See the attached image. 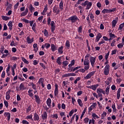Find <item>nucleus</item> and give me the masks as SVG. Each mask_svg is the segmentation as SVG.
Here are the masks:
<instances>
[{
  "label": "nucleus",
  "mask_w": 124,
  "mask_h": 124,
  "mask_svg": "<svg viewBox=\"0 0 124 124\" xmlns=\"http://www.w3.org/2000/svg\"><path fill=\"white\" fill-rule=\"evenodd\" d=\"M69 21H71L72 23H76L77 21H79V18L77 16H73L71 17H70L68 18Z\"/></svg>",
  "instance_id": "nucleus-3"
},
{
  "label": "nucleus",
  "mask_w": 124,
  "mask_h": 124,
  "mask_svg": "<svg viewBox=\"0 0 124 124\" xmlns=\"http://www.w3.org/2000/svg\"><path fill=\"white\" fill-rule=\"evenodd\" d=\"M117 54V49H114L111 51V55L113 56V55H116Z\"/></svg>",
  "instance_id": "nucleus-61"
},
{
  "label": "nucleus",
  "mask_w": 124,
  "mask_h": 124,
  "mask_svg": "<svg viewBox=\"0 0 124 124\" xmlns=\"http://www.w3.org/2000/svg\"><path fill=\"white\" fill-rule=\"evenodd\" d=\"M83 29V26H81L78 28V33H82V30Z\"/></svg>",
  "instance_id": "nucleus-52"
},
{
  "label": "nucleus",
  "mask_w": 124,
  "mask_h": 124,
  "mask_svg": "<svg viewBox=\"0 0 124 124\" xmlns=\"http://www.w3.org/2000/svg\"><path fill=\"white\" fill-rule=\"evenodd\" d=\"M80 80H81V77H78L74 81L75 85H76V84H77V83L78 82V81H79Z\"/></svg>",
  "instance_id": "nucleus-48"
},
{
  "label": "nucleus",
  "mask_w": 124,
  "mask_h": 124,
  "mask_svg": "<svg viewBox=\"0 0 124 124\" xmlns=\"http://www.w3.org/2000/svg\"><path fill=\"white\" fill-rule=\"evenodd\" d=\"M43 81H44V78H40L39 79V81L38 82V83L39 84H43Z\"/></svg>",
  "instance_id": "nucleus-56"
},
{
  "label": "nucleus",
  "mask_w": 124,
  "mask_h": 124,
  "mask_svg": "<svg viewBox=\"0 0 124 124\" xmlns=\"http://www.w3.org/2000/svg\"><path fill=\"white\" fill-rule=\"evenodd\" d=\"M33 119L34 121H39V116L38 115L37 113L36 112L34 114Z\"/></svg>",
  "instance_id": "nucleus-20"
},
{
  "label": "nucleus",
  "mask_w": 124,
  "mask_h": 124,
  "mask_svg": "<svg viewBox=\"0 0 124 124\" xmlns=\"http://www.w3.org/2000/svg\"><path fill=\"white\" fill-rule=\"evenodd\" d=\"M29 13V9L26 8L25 12H23L20 14V17H24L28 15Z\"/></svg>",
  "instance_id": "nucleus-14"
},
{
  "label": "nucleus",
  "mask_w": 124,
  "mask_h": 124,
  "mask_svg": "<svg viewBox=\"0 0 124 124\" xmlns=\"http://www.w3.org/2000/svg\"><path fill=\"white\" fill-rule=\"evenodd\" d=\"M96 92L97 93H103V94H105V91L101 88H98Z\"/></svg>",
  "instance_id": "nucleus-18"
},
{
  "label": "nucleus",
  "mask_w": 124,
  "mask_h": 124,
  "mask_svg": "<svg viewBox=\"0 0 124 124\" xmlns=\"http://www.w3.org/2000/svg\"><path fill=\"white\" fill-rule=\"evenodd\" d=\"M25 90H26L25 85L23 83H21L19 85V91H24Z\"/></svg>",
  "instance_id": "nucleus-26"
},
{
  "label": "nucleus",
  "mask_w": 124,
  "mask_h": 124,
  "mask_svg": "<svg viewBox=\"0 0 124 124\" xmlns=\"http://www.w3.org/2000/svg\"><path fill=\"white\" fill-rule=\"evenodd\" d=\"M106 94H109V93L110 92V86H108L106 88Z\"/></svg>",
  "instance_id": "nucleus-33"
},
{
  "label": "nucleus",
  "mask_w": 124,
  "mask_h": 124,
  "mask_svg": "<svg viewBox=\"0 0 124 124\" xmlns=\"http://www.w3.org/2000/svg\"><path fill=\"white\" fill-rule=\"evenodd\" d=\"M99 86L98 84H95L92 85V90H93V91H95L96 89H97V87Z\"/></svg>",
  "instance_id": "nucleus-32"
},
{
  "label": "nucleus",
  "mask_w": 124,
  "mask_h": 124,
  "mask_svg": "<svg viewBox=\"0 0 124 124\" xmlns=\"http://www.w3.org/2000/svg\"><path fill=\"white\" fill-rule=\"evenodd\" d=\"M59 8L61 11H62V9H63V2H62V0L61 1L59 4Z\"/></svg>",
  "instance_id": "nucleus-30"
},
{
  "label": "nucleus",
  "mask_w": 124,
  "mask_h": 124,
  "mask_svg": "<svg viewBox=\"0 0 124 124\" xmlns=\"http://www.w3.org/2000/svg\"><path fill=\"white\" fill-rule=\"evenodd\" d=\"M22 61H23L25 62V63H26V64H29V61H28V60H27V59H26L24 57H22Z\"/></svg>",
  "instance_id": "nucleus-50"
},
{
  "label": "nucleus",
  "mask_w": 124,
  "mask_h": 124,
  "mask_svg": "<svg viewBox=\"0 0 124 124\" xmlns=\"http://www.w3.org/2000/svg\"><path fill=\"white\" fill-rule=\"evenodd\" d=\"M69 62L68 61H64L62 62V64H63V65H64V66H67V65L68 64Z\"/></svg>",
  "instance_id": "nucleus-64"
},
{
  "label": "nucleus",
  "mask_w": 124,
  "mask_h": 124,
  "mask_svg": "<svg viewBox=\"0 0 124 124\" xmlns=\"http://www.w3.org/2000/svg\"><path fill=\"white\" fill-rule=\"evenodd\" d=\"M26 40H27V43H28V44H31V43H32V42H33V41L34 40V38H32L31 39L30 36H28L26 38Z\"/></svg>",
  "instance_id": "nucleus-12"
},
{
  "label": "nucleus",
  "mask_w": 124,
  "mask_h": 124,
  "mask_svg": "<svg viewBox=\"0 0 124 124\" xmlns=\"http://www.w3.org/2000/svg\"><path fill=\"white\" fill-rule=\"evenodd\" d=\"M63 47L62 46H61V47H59L58 49V53L59 54H62L63 53Z\"/></svg>",
  "instance_id": "nucleus-29"
},
{
  "label": "nucleus",
  "mask_w": 124,
  "mask_h": 124,
  "mask_svg": "<svg viewBox=\"0 0 124 124\" xmlns=\"http://www.w3.org/2000/svg\"><path fill=\"white\" fill-rule=\"evenodd\" d=\"M104 43H105L104 40L101 39V41L99 42L98 45H99V46H100V45H101V44H104Z\"/></svg>",
  "instance_id": "nucleus-60"
},
{
  "label": "nucleus",
  "mask_w": 124,
  "mask_h": 124,
  "mask_svg": "<svg viewBox=\"0 0 124 124\" xmlns=\"http://www.w3.org/2000/svg\"><path fill=\"white\" fill-rule=\"evenodd\" d=\"M89 57H90V54H87L85 56L83 64L84 65V69H85V70H89V69H90V61H89Z\"/></svg>",
  "instance_id": "nucleus-1"
},
{
  "label": "nucleus",
  "mask_w": 124,
  "mask_h": 124,
  "mask_svg": "<svg viewBox=\"0 0 124 124\" xmlns=\"http://www.w3.org/2000/svg\"><path fill=\"white\" fill-rule=\"evenodd\" d=\"M65 46L67 47V49H69V48H70V43L69 42V41H66L65 43Z\"/></svg>",
  "instance_id": "nucleus-37"
},
{
  "label": "nucleus",
  "mask_w": 124,
  "mask_h": 124,
  "mask_svg": "<svg viewBox=\"0 0 124 124\" xmlns=\"http://www.w3.org/2000/svg\"><path fill=\"white\" fill-rule=\"evenodd\" d=\"M92 117L93 118V119H94L95 120V119H99V117H98V116L97 115H96V114L93 113L92 114Z\"/></svg>",
  "instance_id": "nucleus-46"
},
{
  "label": "nucleus",
  "mask_w": 124,
  "mask_h": 124,
  "mask_svg": "<svg viewBox=\"0 0 124 124\" xmlns=\"http://www.w3.org/2000/svg\"><path fill=\"white\" fill-rule=\"evenodd\" d=\"M51 103H52V100L50 98H48L46 100V104L49 108H51Z\"/></svg>",
  "instance_id": "nucleus-22"
},
{
  "label": "nucleus",
  "mask_w": 124,
  "mask_h": 124,
  "mask_svg": "<svg viewBox=\"0 0 124 124\" xmlns=\"http://www.w3.org/2000/svg\"><path fill=\"white\" fill-rule=\"evenodd\" d=\"M79 68H81V67L80 66H77L76 67H75V68H74L73 69H72L71 70V71H70V72H74V71H75V70H77V69H79Z\"/></svg>",
  "instance_id": "nucleus-49"
},
{
  "label": "nucleus",
  "mask_w": 124,
  "mask_h": 124,
  "mask_svg": "<svg viewBox=\"0 0 124 124\" xmlns=\"http://www.w3.org/2000/svg\"><path fill=\"white\" fill-rule=\"evenodd\" d=\"M61 60L62 58L61 57H59L57 59L56 62L58 63V64H59V65H61L62 64V62H61Z\"/></svg>",
  "instance_id": "nucleus-35"
},
{
  "label": "nucleus",
  "mask_w": 124,
  "mask_h": 124,
  "mask_svg": "<svg viewBox=\"0 0 124 124\" xmlns=\"http://www.w3.org/2000/svg\"><path fill=\"white\" fill-rule=\"evenodd\" d=\"M94 123H95V121L93 118H92V120L90 119L89 122V124H94Z\"/></svg>",
  "instance_id": "nucleus-51"
},
{
  "label": "nucleus",
  "mask_w": 124,
  "mask_h": 124,
  "mask_svg": "<svg viewBox=\"0 0 124 124\" xmlns=\"http://www.w3.org/2000/svg\"><path fill=\"white\" fill-rule=\"evenodd\" d=\"M35 101L38 104H40V98L39 96L35 95Z\"/></svg>",
  "instance_id": "nucleus-24"
},
{
  "label": "nucleus",
  "mask_w": 124,
  "mask_h": 124,
  "mask_svg": "<svg viewBox=\"0 0 124 124\" xmlns=\"http://www.w3.org/2000/svg\"><path fill=\"white\" fill-rule=\"evenodd\" d=\"M78 105H79L80 107H82L83 106V102L82 101V100H81V99H78Z\"/></svg>",
  "instance_id": "nucleus-38"
},
{
  "label": "nucleus",
  "mask_w": 124,
  "mask_h": 124,
  "mask_svg": "<svg viewBox=\"0 0 124 124\" xmlns=\"http://www.w3.org/2000/svg\"><path fill=\"white\" fill-rule=\"evenodd\" d=\"M51 31L54 32L55 31V30H56V23L54 21H52L50 23Z\"/></svg>",
  "instance_id": "nucleus-8"
},
{
  "label": "nucleus",
  "mask_w": 124,
  "mask_h": 124,
  "mask_svg": "<svg viewBox=\"0 0 124 124\" xmlns=\"http://www.w3.org/2000/svg\"><path fill=\"white\" fill-rule=\"evenodd\" d=\"M109 55H110V51H108V53L105 54V58L106 61L108 60V58H109Z\"/></svg>",
  "instance_id": "nucleus-45"
},
{
  "label": "nucleus",
  "mask_w": 124,
  "mask_h": 124,
  "mask_svg": "<svg viewBox=\"0 0 124 124\" xmlns=\"http://www.w3.org/2000/svg\"><path fill=\"white\" fill-rule=\"evenodd\" d=\"M124 22L123 23L119 25V27L118 28L119 31H122V30H123V28H124Z\"/></svg>",
  "instance_id": "nucleus-44"
},
{
  "label": "nucleus",
  "mask_w": 124,
  "mask_h": 124,
  "mask_svg": "<svg viewBox=\"0 0 124 124\" xmlns=\"http://www.w3.org/2000/svg\"><path fill=\"white\" fill-rule=\"evenodd\" d=\"M32 30L35 33H37V31H36V23H33V25L32 26Z\"/></svg>",
  "instance_id": "nucleus-21"
},
{
  "label": "nucleus",
  "mask_w": 124,
  "mask_h": 124,
  "mask_svg": "<svg viewBox=\"0 0 124 124\" xmlns=\"http://www.w3.org/2000/svg\"><path fill=\"white\" fill-rule=\"evenodd\" d=\"M73 65H74L71 64V63L68 65V66H69L68 70H69V72H70V71H71V70L72 69V68H73V67H72V66H73Z\"/></svg>",
  "instance_id": "nucleus-54"
},
{
  "label": "nucleus",
  "mask_w": 124,
  "mask_h": 124,
  "mask_svg": "<svg viewBox=\"0 0 124 124\" xmlns=\"http://www.w3.org/2000/svg\"><path fill=\"white\" fill-rule=\"evenodd\" d=\"M124 43L123 42L117 45V47L119 49H122L124 47Z\"/></svg>",
  "instance_id": "nucleus-41"
},
{
  "label": "nucleus",
  "mask_w": 124,
  "mask_h": 124,
  "mask_svg": "<svg viewBox=\"0 0 124 124\" xmlns=\"http://www.w3.org/2000/svg\"><path fill=\"white\" fill-rule=\"evenodd\" d=\"M31 106H30L26 109V113H30V112H31Z\"/></svg>",
  "instance_id": "nucleus-53"
},
{
  "label": "nucleus",
  "mask_w": 124,
  "mask_h": 124,
  "mask_svg": "<svg viewBox=\"0 0 124 124\" xmlns=\"http://www.w3.org/2000/svg\"><path fill=\"white\" fill-rule=\"evenodd\" d=\"M18 78L21 82H23V81H25V78H23V76L22 75V74H20L19 75Z\"/></svg>",
  "instance_id": "nucleus-31"
},
{
  "label": "nucleus",
  "mask_w": 124,
  "mask_h": 124,
  "mask_svg": "<svg viewBox=\"0 0 124 124\" xmlns=\"http://www.w3.org/2000/svg\"><path fill=\"white\" fill-rule=\"evenodd\" d=\"M28 93L31 97H32V96H33V93H32V90L30 89L28 91Z\"/></svg>",
  "instance_id": "nucleus-43"
},
{
  "label": "nucleus",
  "mask_w": 124,
  "mask_h": 124,
  "mask_svg": "<svg viewBox=\"0 0 124 124\" xmlns=\"http://www.w3.org/2000/svg\"><path fill=\"white\" fill-rule=\"evenodd\" d=\"M41 117L42 120L45 121V120H47V118H48V115H47V112L45 111L41 114Z\"/></svg>",
  "instance_id": "nucleus-11"
},
{
  "label": "nucleus",
  "mask_w": 124,
  "mask_h": 124,
  "mask_svg": "<svg viewBox=\"0 0 124 124\" xmlns=\"http://www.w3.org/2000/svg\"><path fill=\"white\" fill-rule=\"evenodd\" d=\"M44 35L45 36H48L49 35V33H48V31L46 29L44 30Z\"/></svg>",
  "instance_id": "nucleus-59"
},
{
  "label": "nucleus",
  "mask_w": 124,
  "mask_h": 124,
  "mask_svg": "<svg viewBox=\"0 0 124 124\" xmlns=\"http://www.w3.org/2000/svg\"><path fill=\"white\" fill-rule=\"evenodd\" d=\"M109 71L110 66L109 64H107L104 68V74H105V75H108Z\"/></svg>",
  "instance_id": "nucleus-6"
},
{
  "label": "nucleus",
  "mask_w": 124,
  "mask_h": 124,
  "mask_svg": "<svg viewBox=\"0 0 124 124\" xmlns=\"http://www.w3.org/2000/svg\"><path fill=\"white\" fill-rule=\"evenodd\" d=\"M71 76H76V74L74 73L65 74L62 75V77L63 78H65L66 77H70Z\"/></svg>",
  "instance_id": "nucleus-9"
},
{
  "label": "nucleus",
  "mask_w": 124,
  "mask_h": 124,
  "mask_svg": "<svg viewBox=\"0 0 124 124\" xmlns=\"http://www.w3.org/2000/svg\"><path fill=\"white\" fill-rule=\"evenodd\" d=\"M4 116L7 117L8 121H10L11 115L9 112H4Z\"/></svg>",
  "instance_id": "nucleus-23"
},
{
  "label": "nucleus",
  "mask_w": 124,
  "mask_h": 124,
  "mask_svg": "<svg viewBox=\"0 0 124 124\" xmlns=\"http://www.w3.org/2000/svg\"><path fill=\"white\" fill-rule=\"evenodd\" d=\"M106 116H107V113H106V112L105 111H104L103 113L101 114V119H104V117H106Z\"/></svg>",
  "instance_id": "nucleus-47"
},
{
  "label": "nucleus",
  "mask_w": 124,
  "mask_h": 124,
  "mask_svg": "<svg viewBox=\"0 0 124 124\" xmlns=\"http://www.w3.org/2000/svg\"><path fill=\"white\" fill-rule=\"evenodd\" d=\"M47 10H48V6L47 5L45 6V8L42 13V15H46V12H47Z\"/></svg>",
  "instance_id": "nucleus-27"
},
{
  "label": "nucleus",
  "mask_w": 124,
  "mask_h": 124,
  "mask_svg": "<svg viewBox=\"0 0 124 124\" xmlns=\"http://www.w3.org/2000/svg\"><path fill=\"white\" fill-rule=\"evenodd\" d=\"M61 10H60V8H59V7L55 6L53 7V12L56 13V14H59Z\"/></svg>",
  "instance_id": "nucleus-10"
},
{
  "label": "nucleus",
  "mask_w": 124,
  "mask_h": 124,
  "mask_svg": "<svg viewBox=\"0 0 124 124\" xmlns=\"http://www.w3.org/2000/svg\"><path fill=\"white\" fill-rule=\"evenodd\" d=\"M51 118H53V119H58V116L57 114H53L51 115Z\"/></svg>",
  "instance_id": "nucleus-55"
},
{
  "label": "nucleus",
  "mask_w": 124,
  "mask_h": 124,
  "mask_svg": "<svg viewBox=\"0 0 124 124\" xmlns=\"http://www.w3.org/2000/svg\"><path fill=\"white\" fill-rule=\"evenodd\" d=\"M78 71H79V72H81L82 73H85V72H86V69H85V68H80Z\"/></svg>",
  "instance_id": "nucleus-57"
},
{
  "label": "nucleus",
  "mask_w": 124,
  "mask_h": 124,
  "mask_svg": "<svg viewBox=\"0 0 124 124\" xmlns=\"http://www.w3.org/2000/svg\"><path fill=\"white\" fill-rule=\"evenodd\" d=\"M1 18L4 21H7V20H9V17L7 16H2Z\"/></svg>",
  "instance_id": "nucleus-40"
},
{
  "label": "nucleus",
  "mask_w": 124,
  "mask_h": 124,
  "mask_svg": "<svg viewBox=\"0 0 124 124\" xmlns=\"http://www.w3.org/2000/svg\"><path fill=\"white\" fill-rule=\"evenodd\" d=\"M51 50L52 52H55V51L58 50V47L54 44L51 45Z\"/></svg>",
  "instance_id": "nucleus-17"
},
{
  "label": "nucleus",
  "mask_w": 124,
  "mask_h": 124,
  "mask_svg": "<svg viewBox=\"0 0 124 124\" xmlns=\"http://www.w3.org/2000/svg\"><path fill=\"white\" fill-rule=\"evenodd\" d=\"M81 5L82 6H86L85 9L89 10V9L92 7L93 3L92 2L89 1L88 0H86L84 2L81 3Z\"/></svg>",
  "instance_id": "nucleus-2"
},
{
  "label": "nucleus",
  "mask_w": 124,
  "mask_h": 124,
  "mask_svg": "<svg viewBox=\"0 0 124 124\" xmlns=\"http://www.w3.org/2000/svg\"><path fill=\"white\" fill-rule=\"evenodd\" d=\"M109 37L110 38H115V37H116V35H115L114 34L112 33H110L109 34Z\"/></svg>",
  "instance_id": "nucleus-58"
},
{
  "label": "nucleus",
  "mask_w": 124,
  "mask_h": 124,
  "mask_svg": "<svg viewBox=\"0 0 124 124\" xmlns=\"http://www.w3.org/2000/svg\"><path fill=\"white\" fill-rule=\"evenodd\" d=\"M117 23H118V20L114 19L113 20L112 22V28H115L116 27V25H117Z\"/></svg>",
  "instance_id": "nucleus-28"
},
{
  "label": "nucleus",
  "mask_w": 124,
  "mask_h": 124,
  "mask_svg": "<svg viewBox=\"0 0 124 124\" xmlns=\"http://www.w3.org/2000/svg\"><path fill=\"white\" fill-rule=\"evenodd\" d=\"M33 50L35 53H36L38 51V47H37V44H34L33 45Z\"/></svg>",
  "instance_id": "nucleus-25"
},
{
  "label": "nucleus",
  "mask_w": 124,
  "mask_h": 124,
  "mask_svg": "<svg viewBox=\"0 0 124 124\" xmlns=\"http://www.w3.org/2000/svg\"><path fill=\"white\" fill-rule=\"evenodd\" d=\"M102 37V35L100 33H98L96 36V39L95 40V42H98L99 41L100 38Z\"/></svg>",
  "instance_id": "nucleus-15"
},
{
  "label": "nucleus",
  "mask_w": 124,
  "mask_h": 124,
  "mask_svg": "<svg viewBox=\"0 0 124 124\" xmlns=\"http://www.w3.org/2000/svg\"><path fill=\"white\" fill-rule=\"evenodd\" d=\"M97 105V104H96V103H93L91 106L94 109V108H96Z\"/></svg>",
  "instance_id": "nucleus-63"
},
{
  "label": "nucleus",
  "mask_w": 124,
  "mask_h": 124,
  "mask_svg": "<svg viewBox=\"0 0 124 124\" xmlns=\"http://www.w3.org/2000/svg\"><path fill=\"white\" fill-rule=\"evenodd\" d=\"M111 107L113 109V112L116 113L117 112V108H116V106L115 105V104H112Z\"/></svg>",
  "instance_id": "nucleus-42"
},
{
  "label": "nucleus",
  "mask_w": 124,
  "mask_h": 124,
  "mask_svg": "<svg viewBox=\"0 0 124 124\" xmlns=\"http://www.w3.org/2000/svg\"><path fill=\"white\" fill-rule=\"evenodd\" d=\"M95 72H96V71H92V72H91L90 73H88L84 77V79H86V80H88V79H91V78H92V77H93V75H94Z\"/></svg>",
  "instance_id": "nucleus-5"
},
{
  "label": "nucleus",
  "mask_w": 124,
  "mask_h": 124,
  "mask_svg": "<svg viewBox=\"0 0 124 124\" xmlns=\"http://www.w3.org/2000/svg\"><path fill=\"white\" fill-rule=\"evenodd\" d=\"M55 90H54V95L57 96L58 94H59V85L58 84H56L55 85Z\"/></svg>",
  "instance_id": "nucleus-13"
},
{
  "label": "nucleus",
  "mask_w": 124,
  "mask_h": 124,
  "mask_svg": "<svg viewBox=\"0 0 124 124\" xmlns=\"http://www.w3.org/2000/svg\"><path fill=\"white\" fill-rule=\"evenodd\" d=\"M11 8H12V4H9L8 7L6 8V11H7L8 10H9V9H11Z\"/></svg>",
  "instance_id": "nucleus-62"
},
{
  "label": "nucleus",
  "mask_w": 124,
  "mask_h": 124,
  "mask_svg": "<svg viewBox=\"0 0 124 124\" xmlns=\"http://www.w3.org/2000/svg\"><path fill=\"white\" fill-rule=\"evenodd\" d=\"M90 16L91 21H94V16L91 13L90 15H88Z\"/></svg>",
  "instance_id": "nucleus-36"
},
{
  "label": "nucleus",
  "mask_w": 124,
  "mask_h": 124,
  "mask_svg": "<svg viewBox=\"0 0 124 124\" xmlns=\"http://www.w3.org/2000/svg\"><path fill=\"white\" fill-rule=\"evenodd\" d=\"M29 9H30L31 12H33V11H34V10L35 9V8H34V7H33V6H32V4H30L29 6Z\"/></svg>",
  "instance_id": "nucleus-34"
},
{
  "label": "nucleus",
  "mask_w": 124,
  "mask_h": 124,
  "mask_svg": "<svg viewBox=\"0 0 124 124\" xmlns=\"http://www.w3.org/2000/svg\"><path fill=\"white\" fill-rule=\"evenodd\" d=\"M90 61L92 67H94V63H95V62L96 61V57H93V56H91L90 58Z\"/></svg>",
  "instance_id": "nucleus-7"
},
{
  "label": "nucleus",
  "mask_w": 124,
  "mask_h": 124,
  "mask_svg": "<svg viewBox=\"0 0 124 124\" xmlns=\"http://www.w3.org/2000/svg\"><path fill=\"white\" fill-rule=\"evenodd\" d=\"M10 93H11V90H9L6 93V99L7 100H9L10 99Z\"/></svg>",
  "instance_id": "nucleus-16"
},
{
  "label": "nucleus",
  "mask_w": 124,
  "mask_h": 124,
  "mask_svg": "<svg viewBox=\"0 0 124 124\" xmlns=\"http://www.w3.org/2000/svg\"><path fill=\"white\" fill-rule=\"evenodd\" d=\"M7 26L9 27V29L10 31H12V28H13V23H12V21H10L8 22Z\"/></svg>",
  "instance_id": "nucleus-19"
},
{
  "label": "nucleus",
  "mask_w": 124,
  "mask_h": 124,
  "mask_svg": "<svg viewBox=\"0 0 124 124\" xmlns=\"http://www.w3.org/2000/svg\"><path fill=\"white\" fill-rule=\"evenodd\" d=\"M115 11H116V8H114L111 9H104L102 11V13L105 14V13H111L112 12H115Z\"/></svg>",
  "instance_id": "nucleus-4"
},
{
  "label": "nucleus",
  "mask_w": 124,
  "mask_h": 124,
  "mask_svg": "<svg viewBox=\"0 0 124 124\" xmlns=\"http://www.w3.org/2000/svg\"><path fill=\"white\" fill-rule=\"evenodd\" d=\"M87 111V107H85L81 114V115L80 116V119H82L83 117H84V115H85V113H86V111Z\"/></svg>",
  "instance_id": "nucleus-39"
}]
</instances>
